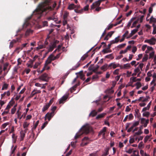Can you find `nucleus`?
Masks as SVG:
<instances>
[{"label":"nucleus","mask_w":156,"mask_h":156,"mask_svg":"<svg viewBox=\"0 0 156 156\" xmlns=\"http://www.w3.org/2000/svg\"><path fill=\"white\" fill-rule=\"evenodd\" d=\"M52 0H44L40 3L34 11L32 16L35 20L40 19L43 15V12L47 10H51L54 9L56 5V3Z\"/></svg>","instance_id":"nucleus-1"},{"label":"nucleus","mask_w":156,"mask_h":156,"mask_svg":"<svg viewBox=\"0 0 156 156\" xmlns=\"http://www.w3.org/2000/svg\"><path fill=\"white\" fill-rule=\"evenodd\" d=\"M90 127H81L80 129V132H82L81 133H76L75 135L74 138L76 139L78 138L83 133H85L87 134L88 133L91 129Z\"/></svg>","instance_id":"nucleus-2"},{"label":"nucleus","mask_w":156,"mask_h":156,"mask_svg":"<svg viewBox=\"0 0 156 156\" xmlns=\"http://www.w3.org/2000/svg\"><path fill=\"white\" fill-rule=\"evenodd\" d=\"M39 79L42 81L48 82L49 80V77L47 74L44 73L39 77Z\"/></svg>","instance_id":"nucleus-3"},{"label":"nucleus","mask_w":156,"mask_h":156,"mask_svg":"<svg viewBox=\"0 0 156 156\" xmlns=\"http://www.w3.org/2000/svg\"><path fill=\"white\" fill-rule=\"evenodd\" d=\"M120 67L121 69L122 68V67L119 64H115V62L111 63L108 65V68L110 69H111L112 68L113 69H115L116 67Z\"/></svg>","instance_id":"nucleus-4"},{"label":"nucleus","mask_w":156,"mask_h":156,"mask_svg":"<svg viewBox=\"0 0 156 156\" xmlns=\"http://www.w3.org/2000/svg\"><path fill=\"white\" fill-rule=\"evenodd\" d=\"M156 42V39L154 37L152 38L151 39H147L145 40L144 42L149 43L150 45H154Z\"/></svg>","instance_id":"nucleus-5"},{"label":"nucleus","mask_w":156,"mask_h":156,"mask_svg":"<svg viewBox=\"0 0 156 156\" xmlns=\"http://www.w3.org/2000/svg\"><path fill=\"white\" fill-rule=\"evenodd\" d=\"M140 120L141 124L143 125L144 127H146L147 124L149 123V119L146 120L145 119L142 118H141Z\"/></svg>","instance_id":"nucleus-6"},{"label":"nucleus","mask_w":156,"mask_h":156,"mask_svg":"<svg viewBox=\"0 0 156 156\" xmlns=\"http://www.w3.org/2000/svg\"><path fill=\"white\" fill-rule=\"evenodd\" d=\"M54 114L52 113H47L45 116V119H48V121H49L51 118L53 117Z\"/></svg>","instance_id":"nucleus-7"},{"label":"nucleus","mask_w":156,"mask_h":156,"mask_svg":"<svg viewBox=\"0 0 156 156\" xmlns=\"http://www.w3.org/2000/svg\"><path fill=\"white\" fill-rule=\"evenodd\" d=\"M106 127H104V128L101 130L99 133L98 135L100 136L101 135H102L103 137L104 138H105V134L106 131Z\"/></svg>","instance_id":"nucleus-8"},{"label":"nucleus","mask_w":156,"mask_h":156,"mask_svg":"<svg viewBox=\"0 0 156 156\" xmlns=\"http://www.w3.org/2000/svg\"><path fill=\"white\" fill-rule=\"evenodd\" d=\"M61 55V53H59L57 55L55 56H54L52 54L50 55L49 56V58H51L52 60L53 61L56 59H58L60 57Z\"/></svg>","instance_id":"nucleus-9"},{"label":"nucleus","mask_w":156,"mask_h":156,"mask_svg":"<svg viewBox=\"0 0 156 156\" xmlns=\"http://www.w3.org/2000/svg\"><path fill=\"white\" fill-rule=\"evenodd\" d=\"M139 121H137L133 123H128L126 127H129V126H130L131 124H132V125L131 127H135L136 126H138L139 125Z\"/></svg>","instance_id":"nucleus-10"},{"label":"nucleus","mask_w":156,"mask_h":156,"mask_svg":"<svg viewBox=\"0 0 156 156\" xmlns=\"http://www.w3.org/2000/svg\"><path fill=\"white\" fill-rule=\"evenodd\" d=\"M68 95L63 96L60 100L59 101V103L61 104L63 103V101L67 99L68 98Z\"/></svg>","instance_id":"nucleus-11"},{"label":"nucleus","mask_w":156,"mask_h":156,"mask_svg":"<svg viewBox=\"0 0 156 156\" xmlns=\"http://www.w3.org/2000/svg\"><path fill=\"white\" fill-rule=\"evenodd\" d=\"M34 60H30L28 62L29 63L27 64V66L28 67L32 68L33 67V65L34 63Z\"/></svg>","instance_id":"nucleus-12"},{"label":"nucleus","mask_w":156,"mask_h":156,"mask_svg":"<svg viewBox=\"0 0 156 156\" xmlns=\"http://www.w3.org/2000/svg\"><path fill=\"white\" fill-rule=\"evenodd\" d=\"M20 141H22L23 140L24 137L25 136V132L24 131L22 130L20 132Z\"/></svg>","instance_id":"nucleus-13"},{"label":"nucleus","mask_w":156,"mask_h":156,"mask_svg":"<svg viewBox=\"0 0 156 156\" xmlns=\"http://www.w3.org/2000/svg\"><path fill=\"white\" fill-rule=\"evenodd\" d=\"M107 69H109L108 68V66L107 64H105L101 67V69L103 71H106Z\"/></svg>","instance_id":"nucleus-14"},{"label":"nucleus","mask_w":156,"mask_h":156,"mask_svg":"<svg viewBox=\"0 0 156 156\" xmlns=\"http://www.w3.org/2000/svg\"><path fill=\"white\" fill-rule=\"evenodd\" d=\"M59 41L58 40H55L51 43V45L54 48L56 47V44L58 43Z\"/></svg>","instance_id":"nucleus-15"},{"label":"nucleus","mask_w":156,"mask_h":156,"mask_svg":"<svg viewBox=\"0 0 156 156\" xmlns=\"http://www.w3.org/2000/svg\"><path fill=\"white\" fill-rule=\"evenodd\" d=\"M143 133V132L142 131L141 128H139V130L137 132H135L134 136H135L136 135H141Z\"/></svg>","instance_id":"nucleus-16"},{"label":"nucleus","mask_w":156,"mask_h":156,"mask_svg":"<svg viewBox=\"0 0 156 156\" xmlns=\"http://www.w3.org/2000/svg\"><path fill=\"white\" fill-rule=\"evenodd\" d=\"M97 114V112L95 110H93L91 112L89 115V116H91L93 117L95 116Z\"/></svg>","instance_id":"nucleus-17"},{"label":"nucleus","mask_w":156,"mask_h":156,"mask_svg":"<svg viewBox=\"0 0 156 156\" xmlns=\"http://www.w3.org/2000/svg\"><path fill=\"white\" fill-rule=\"evenodd\" d=\"M106 114V113H102L99 114L96 117V119H98L103 118Z\"/></svg>","instance_id":"nucleus-18"},{"label":"nucleus","mask_w":156,"mask_h":156,"mask_svg":"<svg viewBox=\"0 0 156 156\" xmlns=\"http://www.w3.org/2000/svg\"><path fill=\"white\" fill-rule=\"evenodd\" d=\"M76 7V6H75V5L74 4H71L69 5L68 9L69 10H72Z\"/></svg>","instance_id":"nucleus-19"},{"label":"nucleus","mask_w":156,"mask_h":156,"mask_svg":"<svg viewBox=\"0 0 156 156\" xmlns=\"http://www.w3.org/2000/svg\"><path fill=\"white\" fill-rule=\"evenodd\" d=\"M53 61L51 58H49V56L48 57V59L46 61L45 65V66L50 64L51 61Z\"/></svg>","instance_id":"nucleus-20"},{"label":"nucleus","mask_w":156,"mask_h":156,"mask_svg":"<svg viewBox=\"0 0 156 156\" xmlns=\"http://www.w3.org/2000/svg\"><path fill=\"white\" fill-rule=\"evenodd\" d=\"M16 114L17 115V118H18L20 119L23 116V115H21V112H20L19 110H18L16 112Z\"/></svg>","instance_id":"nucleus-21"},{"label":"nucleus","mask_w":156,"mask_h":156,"mask_svg":"<svg viewBox=\"0 0 156 156\" xmlns=\"http://www.w3.org/2000/svg\"><path fill=\"white\" fill-rule=\"evenodd\" d=\"M49 107L50 106H49V105L46 104L44 106L43 108L42 109V111L43 112H45L46 110L48 109Z\"/></svg>","instance_id":"nucleus-22"},{"label":"nucleus","mask_w":156,"mask_h":156,"mask_svg":"<svg viewBox=\"0 0 156 156\" xmlns=\"http://www.w3.org/2000/svg\"><path fill=\"white\" fill-rule=\"evenodd\" d=\"M151 136V135H150L149 136H146L144 138V142L145 143H146L147 141L148 140H149V141L151 140H149V139L150 138Z\"/></svg>","instance_id":"nucleus-23"},{"label":"nucleus","mask_w":156,"mask_h":156,"mask_svg":"<svg viewBox=\"0 0 156 156\" xmlns=\"http://www.w3.org/2000/svg\"><path fill=\"white\" fill-rule=\"evenodd\" d=\"M75 9L74 11L76 13H78L80 14H82L83 13V10L81 9Z\"/></svg>","instance_id":"nucleus-24"},{"label":"nucleus","mask_w":156,"mask_h":156,"mask_svg":"<svg viewBox=\"0 0 156 156\" xmlns=\"http://www.w3.org/2000/svg\"><path fill=\"white\" fill-rule=\"evenodd\" d=\"M54 14L52 16H51L49 17H48L47 19L49 21L51 20H54L55 21H56V19L55 17H54Z\"/></svg>","instance_id":"nucleus-25"},{"label":"nucleus","mask_w":156,"mask_h":156,"mask_svg":"<svg viewBox=\"0 0 156 156\" xmlns=\"http://www.w3.org/2000/svg\"><path fill=\"white\" fill-rule=\"evenodd\" d=\"M105 58H110L111 59H112L114 58V57L113 56V54H111L109 55H106L105 56Z\"/></svg>","instance_id":"nucleus-26"},{"label":"nucleus","mask_w":156,"mask_h":156,"mask_svg":"<svg viewBox=\"0 0 156 156\" xmlns=\"http://www.w3.org/2000/svg\"><path fill=\"white\" fill-rule=\"evenodd\" d=\"M9 84L7 83H5L2 86V90H6Z\"/></svg>","instance_id":"nucleus-27"},{"label":"nucleus","mask_w":156,"mask_h":156,"mask_svg":"<svg viewBox=\"0 0 156 156\" xmlns=\"http://www.w3.org/2000/svg\"><path fill=\"white\" fill-rule=\"evenodd\" d=\"M33 31L30 29L27 30L26 31L25 33V34L26 36H28L30 34L32 33Z\"/></svg>","instance_id":"nucleus-28"},{"label":"nucleus","mask_w":156,"mask_h":156,"mask_svg":"<svg viewBox=\"0 0 156 156\" xmlns=\"http://www.w3.org/2000/svg\"><path fill=\"white\" fill-rule=\"evenodd\" d=\"M108 154V149L107 148L105 149V152L103 153L101 156H106Z\"/></svg>","instance_id":"nucleus-29"},{"label":"nucleus","mask_w":156,"mask_h":156,"mask_svg":"<svg viewBox=\"0 0 156 156\" xmlns=\"http://www.w3.org/2000/svg\"><path fill=\"white\" fill-rule=\"evenodd\" d=\"M135 85L136 86V89H138L140 88L141 86V84L140 82H137L136 83Z\"/></svg>","instance_id":"nucleus-30"},{"label":"nucleus","mask_w":156,"mask_h":156,"mask_svg":"<svg viewBox=\"0 0 156 156\" xmlns=\"http://www.w3.org/2000/svg\"><path fill=\"white\" fill-rule=\"evenodd\" d=\"M80 65V63L79 62H78L77 63L76 65L73 67L72 70H75L78 67H79Z\"/></svg>","instance_id":"nucleus-31"},{"label":"nucleus","mask_w":156,"mask_h":156,"mask_svg":"<svg viewBox=\"0 0 156 156\" xmlns=\"http://www.w3.org/2000/svg\"><path fill=\"white\" fill-rule=\"evenodd\" d=\"M89 5H87L86 6L84 7L83 9H81L83 10V11H87L89 9Z\"/></svg>","instance_id":"nucleus-32"},{"label":"nucleus","mask_w":156,"mask_h":156,"mask_svg":"<svg viewBox=\"0 0 156 156\" xmlns=\"http://www.w3.org/2000/svg\"><path fill=\"white\" fill-rule=\"evenodd\" d=\"M87 52L83 55L81 58V60H84L88 57Z\"/></svg>","instance_id":"nucleus-33"},{"label":"nucleus","mask_w":156,"mask_h":156,"mask_svg":"<svg viewBox=\"0 0 156 156\" xmlns=\"http://www.w3.org/2000/svg\"><path fill=\"white\" fill-rule=\"evenodd\" d=\"M76 86L74 85L70 89V92L72 93L73 92V91L76 90Z\"/></svg>","instance_id":"nucleus-34"},{"label":"nucleus","mask_w":156,"mask_h":156,"mask_svg":"<svg viewBox=\"0 0 156 156\" xmlns=\"http://www.w3.org/2000/svg\"><path fill=\"white\" fill-rule=\"evenodd\" d=\"M69 13L67 12H66L64 13L63 16V18L64 19H66L67 17L69 16Z\"/></svg>","instance_id":"nucleus-35"},{"label":"nucleus","mask_w":156,"mask_h":156,"mask_svg":"<svg viewBox=\"0 0 156 156\" xmlns=\"http://www.w3.org/2000/svg\"><path fill=\"white\" fill-rule=\"evenodd\" d=\"M135 18H132L131 19V20H130V21L128 22L127 25V27L129 28L131 25V23L135 19Z\"/></svg>","instance_id":"nucleus-36"},{"label":"nucleus","mask_w":156,"mask_h":156,"mask_svg":"<svg viewBox=\"0 0 156 156\" xmlns=\"http://www.w3.org/2000/svg\"><path fill=\"white\" fill-rule=\"evenodd\" d=\"M130 65L129 63H127L124 65L123 68L124 69H127L130 68Z\"/></svg>","instance_id":"nucleus-37"},{"label":"nucleus","mask_w":156,"mask_h":156,"mask_svg":"<svg viewBox=\"0 0 156 156\" xmlns=\"http://www.w3.org/2000/svg\"><path fill=\"white\" fill-rule=\"evenodd\" d=\"M57 108V107L56 106H54L52 107L51 110V112L52 113L54 114V112L56 110Z\"/></svg>","instance_id":"nucleus-38"},{"label":"nucleus","mask_w":156,"mask_h":156,"mask_svg":"<svg viewBox=\"0 0 156 156\" xmlns=\"http://www.w3.org/2000/svg\"><path fill=\"white\" fill-rule=\"evenodd\" d=\"M36 90L34 89L31 92L30 96L29 97L30 98H31L33 97V96H34L35 94H37V93L34 92Z\"/></svg>","instance_id":"nucleus-39"},{"label":"nucleus","mask_w":156,"mask_h":156,"mask_svg":"<svg viewBox=\"0 0 156 156\" xmlns=\"http://www.w3.org/2000/svg\"><path fill=\"white\" fill-rule=\"evenodd\" d=\"M148 59V55H146L143 58L142 60V62L146 61Z\"/></svg>","instance_id":"nucleus-40"},{"label":"nucleus","mask_w":156,"mask_h":156,"mask_svg":"<svg viewBox=\"0 0 156 156\" xmlns=\"http://www.w3.org/2000/svg\"><path fill=\"white\" fill-rule=\"evenodd\" d=\"M150 114V113L149 112H147L143 113V116L148 117L149 116Z\"/></svg>","instance_id":"nucleus-41"},{"label":"nucleus","mask_w":156,"mask_h":156,"mask_svg":"<svg viewBox=\"0 0 156 156\" xmlns=\"http://www.w3.org/2000/svg\"><path fill=\"white\" fill-rule=\"evenodd\" d=\"M113 26V25L112 24L109 25L106 29H105L106 30H110L111 28H112Z\"/></svg>","instance_id":"nucleus-42"},{"label":"nucleus","mask_w":156,"mask_h":156,"mask_svg":"<svg viewBox=\"0 0 156 156\" xmlns=\"http://www.w3.org/2000/svg\"><path fill=\"white\" fill-rule=\"evenodd\" d=\"M133 118V116L132 113L128 115V119L130 120L132 119Z\"/></svg>","instance_id":"nucleus-43"},{"label":"nucleus","mask_w":156,"mask_h":156,"mask_svg":"<svg viewBox=\"0 0 156 156\" xmlns=\"http://www.w3.org/2000/svg\"><path fill=\"white\" fill-rule=\"evenodd\" d=\"M114 33V31H112L108 32L107 35V36H108L109 37H112V35Z\"/></svg>","instance_id":"nucleus-44"},{"label":"nucleus","mask_w":156,"mask_h":156,"mask_svg":"<svg viewBox=\"0 0 156 156\" xmlns=\"http://www.w3.org/2000/svg\"><path fill=\"white\" fill-rule=\"evenodd\" d=\"M12 138L13 139V142L15 143L17 137L16 136H15L14 134H13L12 136Z\"/></svg>","instance_id":"nucleus-45"},{"label":"nucleus","mask_w":156,"mask_h":156,"mask_svg":"<svg viewBox=\"0 0 156 156\" xmlns=\"http://www.w3.org/2000/svg\"><path fill=\"white\" fill-rule=\"evenodd\" d=\"M49 38L48 37H47L44 41V44L43 45L44 46V47L45 48L46 46H47L48 44V42L47 41V40Z\"/></svg>","instance_id":"nucleus-46"},{"label":"nucleus","mask_w":156,"mask_h":156,"mask_svg":"<svg viewBox=\"0 0 156 156\" xmlns=\"http://www.w3.org/2000/svg\"><path fill=\"white\" fill-rule=\"evenodd\" d=\"M54 48L51 45H50L49 46V48L48 49V52H50L52 51Z\"/></svg>","instance_id":"nucleus-47"},{"label":"nucleus","mask_w":156,"mask_h":156,"mask_svg":"<svg viewBox=\"0 0 156 156\" xmlns=\"http://www.w3.org/2000/svg\"><path fill=\"white\" fill-rule=\"evenodd\" d=\"M138 23V21H135L133 23L132 26H131V28H133L134 27H136V24L137 23Z\"/></svg>","instance_id":"nucleus-48"},{"label":"nucleus","mask_w":156,"mask_h":156,"mask_svg":"<svg viewBox=\"0 0 156 156\" xmlns=\"http://www.w3.org/2000/svg\"><path fill=\"white\" fill-rule=\"evenodd\" d=\"M126 45V44H120L117 47L118 48H123V47H124Z\"/></svg>","instance_id":"nucleus-49"},{"label":"nucleus","mask_w":156,"mask_h":156,"mask_svg":"<svg viewBox=\"0 0 156 156\" xmlns=\"http://www.w3.org/2000/svg\"><path fill=\"white\" fill-rule=\"evenodd\" d=\"M44 48H45V47L43 44L40 45L38 47H37V49L38 50L39 49H42Z\"/></svg>","instance_id":"nucleus-50"},{"label":"nucleus","mask_w":156,"mask_h":156,"mask_svg":"<svg viewBox=\"0 0 156 156\" xmlns=\"http://www.w3.org/2000/svg\"><path fill=\"white\" fill-rule=\"evenodd\" d=\"M23 49L21 47V46L20 47H17L16 48V49L15 51H17V53H19L20 51V50H22Z\"/></svg>","instance_id":"nucleus-51"},{"label":"nucleus","mask_w":156,"mask_h":156,"mask_svg":"<svg viewBox=\"0 0 156 156\" xmlns=\"http://www.w3.org/2000/svg\"><path fill=\"white\" fill-rule=\"evenodd\" d=\"M128 127H126V129L127 130L128 132H129L131 131H132L133 132V127H130L129 128L127 129Z\"/></svg>","instance_id":"nucleus-52"},{"label":"nucleus","mask_w":156,"mask_h":156,"mask_svg":"<svg viewBox=\"0 0 156 156\" xmlns=\"http://www.w3.org/2000/svg\"><path fill=\"white\" fill-rule=\"evenodd\" d=\"M43 27L47 26H48V22L47 21H44L42 22Z\"/></svg>","instance_id":"nucleus-53"},{"label":"nucleus","mask_w":156,"mask_h":156,"mask_svg":"<svg viewBox=\"0 0 156 156\" xmlns=\"http://www.w3.org/2000/svg\"><path fill=\"white\" fill-rule=\"evenodd\" d=\"M119 69H115L113 73L115 75H118L119 74Z\"/></svg>","instance_id":"nucleus-54"},{"label":"nucleus","mask_w":156,"mask_h":156,"mask_svg":"<svg viewBox=\"0 0 156 156\" xmlns=\"http://www.w3.org/2000/svg\"><path fill=\"white\" fill-rule=\"evenodd\" d=\"M95 4L96 6H99L101 4L100 2L98 0L95 3H94Z\"/></svg>","instance_id":"nucleus-55"},{"label":"nucleus","mask_w":156,"mask_h":156,"mask_svg":"<svg viewBox=\"0 0 156 156\" xmlns=\"http://www.w3.org/2000/svg\"><path fill=\"white\" fill-rule=\"evenodd\" d=\"M138 30L137 29H134L132 30L131 31V33L133 35L135 34Z\"/></svg>","instance_id":"nucleus-56"},{"label":"nucleus","mask_w":156,"mask_h":156,"mask_svg":"<svg viewBox=\"0 0 156 156\" xmlns=\"http://www.w3.org/2000/svg\"><path fill=\"white\" fill-rule=\"evenodd\" d=\"M39 65L40 63L39 62L36 63L33 66L34 69H35L37 68Z\"/></svg>","instance_id":"nucleus-57"},{"label":"nucleus","mask_w":156,"mask_h":156,"mask_svg":"<svg viewBox=\"0 0 156 156\" xmlns=\"http://www.w3.org/2000/svg\"><path fill=\"white\" fill-rule=\"evenodd\" d=\"M16 110V108H12L11 109V114H14Z\"/></svg>","instance_id":"nucleus-58"},{"label":"nucleus","mask_w":156,"mask_h":156,"mask_svg":"<svg viewBox=\"0 0 156 156\" xmlns=\"http://www.w3.org/2000/svg\"><path fill=\"white\" fill-rule=\"evenodd\" d=\"M9 110H5L4 111V112L2 113V115H4L5 114H7L9 112Z\"/></svg>","instance_id":"nucleus-59"},{"label":"nucleus","mask_w":156,"mask_h":156,"mask_svg":"<svg viewBox=\"0 0 156 156\" xmlns=\"http://www.w3.org/2000/svg\"><path fill=\"white\" fill-rule=\"evenodd\" d=\"M99 67V66L97 65V67H96L94 69H93V72L95 73H96V72H97V71L98 70Z\"/></svg>","instance_id":"nucleus-60"},{"label":"nucleus","mask_w":156,"mask_h":156,"mask_svg":"<svg viewBox=\"0 0 156 156\" xmlns=\"http://www.w3.org/2000/svg\"><path fill=\"white\" fill-rule=\"evenodd\" d=\"M129 142L130 144H132L134 143L135 141V140L133 138H130L129 140Z\"/></svg>","instance_id":"nucleus-61"},{"label":"nucleus","mask_w":156,"mask_h":156,"mask_svg":"<svg viewBox=\"0 0 156 156\" xmlns=\"http://www.w3.org/2000/svg\"><path fill=\"white\" fill-rule=\"evenodd\" d=\"M154 51H152L151 53H150L149 54V58H152L154 55Z\"/></svg>","instance_id":"nucleus-62"},{"label":"nucleus","mask_w":156,"mask_h":156,"mask_svg":"<svg viewBox=\"0 0 156 156\" xmlns=\"http://www.w3.org/2000/svg\"><path fill=\"white\" fill-rule=\"evenodd\" d=\"M143 56L142 54H139L138 55V58H136V60L138 61Z\"/></svg>","instance_id":"nucleus-63"},{"label":"nucleus","mask_w":156,"mask_h":156,"mask_svg":"<svg viewBox=\"0 0 156 156\" xmlns=\"http://www.w3.org/2000/svg\"><path fill=\"white\" fill-rule=\"evenodd\" d=\"M108 49H107V48H106L105 49H104L102 50V52H103L104 53H108Z\"/></svg>","instance_id":"nucleus-64"}]
</instances>
